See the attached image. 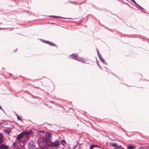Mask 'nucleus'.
Returning a JSON list of instances; mask_svg holds the SVG:
<instances>
[{
    "label": "nucleus",
    "instance_id": "25",
    "mask_svg": "<svg viewBox=\"0 0 149 149\" xmlns=\"http://www.w3.org/2000/svg\"><path fill=\"white\" fill-rule=\"evenodd\" d=\"M96 63H97V65L100 68V69H101V70H102V68L101 67V66H100V65L98 63V62L97 60V57H96Z\"/></svg>",
    "mask_w": 149,
    "mask_h": 149
},
{
    "label": "nucleus",
    "instance_id": "39",
    "mask_svg": "<svg viewBox=\"0 0 149 149\" xmlns=\"http://www.w3.org/2000/svg\"><path fill=\"white\" fill-rule=\"evenodd\" d=\"M39 132H44V131L43 130H39Z\"/></svg>",
    "mask_w": 149,
    "mask_h": 149
},
{
    "label": "nucleus",
    "instance_id": "9",
    "mask_svg": "<svg viewBox=\"0 0 149 149\" xmlns=\"http://www.w3.org/2000/svg\"><path fill=\"white\" fill-rule=\"evenodd\" d=\"M92 6L93 8L99 11H103L104 10H105V11L106 10L105 9H103L98 8L93 4Z\"/></svg>",
    "mask_w": 149,
    "mask_h": 149
},
{
    "label": "nucleus",
    "instance_id": "27",
    "mask_svg": "<svg viewBox=\"0 0 149 149\" xmlns=\"http://www.w3.org/2000/svg\"><path fill=\"white\" fill-rule=\"evenodd\" d=\"M17 119L18 120H20V121H22V122H23V121L22 120V119L21 117L19 116H17Z\"/></svg>",
    "mask_w": 149,
    "mask_h": 149
},
{
    "label": "nucleus",
    "instance_id": "15",
    "mask_svg": "<svg viewBox=\"0 0 149 149\" xmlns=\"http://www.w3.org/2000/svg\"><path fill=\"white\" fill-rule=\"evenodd\" d=\"M100 60L104 64L106 65H107V63L105 62V60L102 58L100 59Z\"/></svg>",
    "mask_w": 149,
    "mask_h": 149
},
{
    "label": "nucleus",
    "instance_id": "63",
    "mask_svg": "<svg viewBox=\"0 0 149 149\" xmlns=\"http://www.w3.org/2000/svg\"><path fill=\"white\" fill-rule=\"evenodd\" d=\"M8 123H6V125H8Z\"/></svg>",
    "mask_w": 149,
    "mask_h": 149
},
{
    "label": "nucleus",
    "instance_id": "5",
    "mask_svg": "<svg viewBox=\"0 0 149 149\" xmlns=\"http://www.w3.org/2000/svg\"><path fill=\"white\" fill-rule=\"evenodd\" d=\"M51 145H52V146H58L60 145V143L59 142V140L57 139L55 140V141L52 142V141H50Z\"/></svg>",
    "mask_w": 149,
    "mask_h": 149
},
{
    "label": "nucleus",
    "instance_id": "24",
    "mask_svg": "<svg viewBox=\"0 0 149 149\" xmlns=\"http://www.w3.org/2000/svg\"><path fill=\"white\" fill-rule=\"evenodd\" d=\"M46 141H47V145L49 146H52V145H51L50 144H51V143H50V141H51L50 140L48 139Z\"/></svg>",
    "mask_w": 149,
    "mask_h": 149
},
{
    "label": "nucleus",
    "instance_id": "58",
    "mask_svg": "<svg viewBox=\"0 0 149 149\" xmlns=\"http://www.w3.org/2000/svg\"><path fill=\"white\" fill-rule=\"evenodd\" d=\"M126 135H127V136H128V134H126Z\"/></svg>",
    "mask_w": 149,
    "mask_h": 149
},
{
    "label": "nucleus",
    "instance_id": "6",
    "mask_svg": "<svg viewBox=\"0 0 149 149\" xmlns=\"http://www.w3.org/2000/svg\"><path fill=\"white\" fill-rule=\"evenodd\" d=\"M136 6H137L138 7L137 8L140 10H141L143 12L146 13L148 14H149V13H146L145 11H144V10H146L143 8L140 5H139V4H138L136 2L134 3Z\"/></svg>",
    "mask_w": 149,
    "mask_h": 149
},
{
    "label": "nucleus",
    "instance_id": "22",
    "mask_svg": "<svg viewBox=\"0 0 149 149\" xmlns=\"http://www.w3.org/2000/svg\"><path fill=\"white\" fill-rule=\"evenodd\" d=\"M27 132L28 135L33 133V131L31 129H30L29 131H27Z\"/></svg>",
    "mask_w": 149,
    "mask_h": 149
},
{
    "label": "nucleus",
    "instance_id": "62",
    "mask_svg": "<svg viewBox=\"0 0 149 149\" xmlns=\"http://www.w3.org/2000/svg\"><path fill=\"white\" fill-rule=\"evenodd\" d=\"M122 36H122H122H121V38H122Z\"/></svg>",
    "mask_w": 149,
    "mask_h": 149
},
{
    "label": "nucleus",
    "instance_id": "42",
    "mask_svg": "<svg viewBox=\"0 0 149 149\" xmlns=\"http://www.w3.org/2000/svg\"><path fill=\"white\" fill-rule=\"evenodd\" d=\"M69 2H70L71 3H74V1H72V2L71 1H69Z\"/></svg>",
    "mask_w": 149,
    "mask_h": 149
},
{
    "label": "nucleus",
    "instance_id": "11",
    "mask_svg": "<svg viewBox=\"0 0 149 149\" xmlns=\"http://www.w3.org/2000/svg\"><path fill=\"white\" fill-rule=\"evenodd\" d=\"M110 145L112 147H114V149H115V148L116 147L117 143L114 142H110L109 143Z\"/></svg>",
    "mask_w": 149,
    "mask_h": 149
},
{
    "label": "nucleus",
    "instance_id": "50",
    "mask_svg": "<svg viewBox=\"0 0 149 149\" xmlns=\"http://www.w3.org/2000/svg\"><path fill=\"white\" fill-rule=\"evenodd\" d=\"M74 145H73V146L72 148V149H74Z\"/></svg>",
    "mask_w": 149,
    "mask_h": 149
},
{
    "label": "nucleus",
    "instance_id": "14",
    "mask_svg": "<svg viewBox=\"0 0 149 149\" xmlns=\"http://www.w3.org/2000/svg\"><path fill=\"white\" fill-rule=\"evenodd\" d=\"M124 149V148L122 146L120 145H118L117 144L116 147L115 148V149Z\"/></svg>",
    "mask_w": 149,
    "mask_h": 149
},
{
    "label": "nucleus",
    "instance_id": "55",
    "mask_svg": "<svg viewBox=\"0 0 149 149\" xmlns=\"http://www.w3.org/2000/svg\"><path fill=\"white\" fill-rule=\"evenodd\" d=\"M140 75H141V77H142V74H140Z\"/></svg>",
    "mask_w": 149,
    "mask_h": 149
},
{
    "label": "nucleus",
    "instance_id": "26",
    "mask_svg": "<svg viewBox=\"0 0 149 149\" xmlns=\"http://www.w3.org/2000/svg\"><path fill=\"white\" fill-rule=\"evenodd\" d=\"M80 144L78 145H77V144H75V149H79L80 147H81Z\"/></svg>",
    "mask_w": 149,
    "mask_h": 149
},
{
    "label": "nucleus",
    "instance_id": "10",
    "mask_svg": "<svg viewBox=\"0 0 149 149\" xmlns=\"http://www.w3.org/2000/svg\"><path fill=\"white\" fill-rule=\"evenodd\" d=\"M23 134H22V132H21L17 135L16 137V139L19 141L20 140V139L22 138L23 136Z\"/></svg>",
    "mask_w": 149,
    "mask_h": 149
},
{
    "label": "nucleus",
    "instance_id": "20",
    "mask_svg": "<svg viewBox=\"0 0 149 149\" xmlns=\"http://www.w3.org/2000/svg\"><path fill=\"white\" fill-rule=\"evenodd\" d=\"M68 57H71L72 59L74 60V53H73L72 54L70 55Z\"/></svg>",
    "mask_w": 149,
    "mask_h": 149
},
{
    "label": "nucleus",
    "instance_id": "17",
    "mask_svg": "<svg viewBox=\"0 0 149 149\" xmlns=\"http://www.w3.org/2000/svg\"><path fill=\"white\" fill-rule=\"evenodd\" d=\"M97 51V54L99 58V59H100V58H102V57L100 55V54L99 53V52L98 51V49L97 48L96 49Z\"/></svg>",
    "mask_w": 149,
    "mask_h": 149
},
{
    "label": "nucleus",
    "instance_id": "60",
    "mask_svg": "<svg viewBox=\"0 0 149 149\" xmlns=\"http://www.w3.org/2000/svg\"><path fill=\"white\" fill-rule=\"evenodd\" d=\"M2 24V23H0V24Z\"/></svg>",
    "mask_w": 149,
    "mask_h": 149
},
{
    "label": "nucleus",
    "instance_id": "46",
    "mask_svg": "<svg viewBox=\"0 0 149 149\" xmlns=\"http://www.w3.org/2000/svg\"><path fill=\"white\" fill-rule=\"evenodd\" d=\"M83 2H80V3H77L76 1H75V3H77L78 4H81V3H82Z\"/></svg>",
    "mask_w": 149,
    "mask_h": 149
},
{
    "label": "nucleus",
    "instance_id": "53",
    "mask_svg": "<svg viewBox=\"0 0 149 149\" xmlns=\"http://www.w3.org/2000/svg\"><path fill=\"white\" fill-rule=\"evenodd\" d=\"M76 111H78L77 110H75V113H76Z\"/></svg>",
    "mask_w": 149,
    "mask_h": 149
},
{
    "label": "nucleus",
    "instance_id": "52",
    "mask_svg": "<svg viewBox=\"0 0 149 149\" xmlns=\"http://www.w3.org/2000/svg\"><path fill=\"white\" fill-rule=\"evenodd\" d=\"M145 80L146 81H149V80H147V79H145Z\"/></svg>",
    "mask_w": 149,
    "mask_h": 149
},
{
    "label": "nucleus",
    "instance_id": "38",
    "mask_svg": "<svg viewBox=\"0 0 149 149\" xmlns=\"http://www.w3.org/2000/svg\"><path fill=\"white\" fill-rule=\"evenodd\" d=\"M2 125H4V124L3 123H0V126H1L2 127H3L4 126H1Z\"/></svg>",
    "mask_w": 149,
    "mask_h": 149
},
{
    "label": "nucleus",
    "instance_id": "4",
    "mask_svg": "<svg viewBox=\"0 0 149 149\" xmlns=\"http://www.w3.org/2000/svg\"><path fill=\"white\" fill-rule=\"evenodd\" d=\"M41 41H42L44 43H46L47 44H48L50 46H56V45L52 43L51 41H50L48 40H46L42 39H39Z\"/></svg>",
    "mask_w": 149,
    "mask_h": 149
},
{
    "label": "nucleus",
    "instance_id": "19",
    "mask_svg": "<svg viewBox=\"0 0 149 149\" xmlns=\"http://www.w3.org/2000/svg\"><path fill=\"white\" fill-rule=\"evenodd\" d=\"M22 134H23V135H28L27 131H24L22 132H21Z\"/></svg>",
    "mask_w": 149,
    "mask_h": 149
},
{
    "label": "nucleus",
    "instance_id": "43",
    "mask_svg": "<svg viewBox=\"0 0 149 149\" xmlns=\"http://www.w3.org/2000/svg\"><path fill=\"white\" fill-rule=\"evenodd\" d=\"M105 28H107V30H110V31H111V29H109V28H108L107 27H105Z\"/></svg>",
    "mask_w": 149,
    "mask_h": 149
},
{
    "label": "nucleus",
    "instance_id": "28",
    "mask_svg": "<svg viewBox=\"0 0 149 149\" xmlns=\"http://www.w3.org/2000/svg\"><path fill=\"white\" fill-rule=\"evenodd\" d=\"M93 145L92 146V149H93L95 147L98 148V146L97 145L92 144L91 146Z\"/></svg>",
    "mask_w": 149,
    "mask_h": 149
},
{
    "label": "nucleus",
    "instance_id": "35",
    "mask_svg": "<svg viewBox=\"0 0 149 149\" xmlns=\"http://www.w3.org/2000/svg\"><path fill=\"white\" fill-rule=\"evenodd\" d=\"M16 142H14L13 143V144H12V145L11 146H15L16 145Z\"/></svg>",
    "mask_w": 149,
    "mask_h": 149
},
{
    "label": "nucleus",
    "instance_id": "7",
    "mask_svg": "<svg viewBox=\"0 0 149 149\" xmlns=\"http://www.w3.org/2000/svg\"><path fill=\"white\" fill-rule=\"evenodd\" d=\"M0 149H8V145L2 144L0 145Z\"/></svg>",
    "mask_w": 149,
    "mask_h": 149
},
{
    "label": "nucleus",
    "instance_id": "49",
    "mask_svg": "<svg viewBox=\"0 0 149 149\" xmlns=\"http://www.w3.org/2000/svg\"><path fill=\"white\" fill-rule=\"evenodd\" d=\"M15 113H16V116H17H17H19L15 112Z\"/></svg>",
    "mask_w": 149,
    "mask_h": 149
},
{
    "label": "nucleus",
    "instance_id": "44",
    "mask_svg": "<svg viewBox=\"0 0 149 149\" xmlns=\"http://www.w3.org/2000/svg\"><path fill=\"white\" fill-rule=\"evenodd\" d=\"M114 15H116L117 17L118 18H120L121 19H122L121 18H120L116 14H114Z\"/></svg>",
    "mask_w": 149,
    "mask_h": 149
},
{
    "label": "nucleus",
    "instance_id": "54",
    "mask_svg": "<svg viewBox=\"0 0 149 149\" xmlns=\"http://www.w3.org/2000/svg\"><path fill=\"white\" fill-rule=\"evenodd\" d=\"M106 144L107 145V144H108V143H107V142H106Z\"/></svg>",
    "mask_w": 149,
    "mask_h": 149
},
{
    "label": "nucleus",
    "instance_id": "13",
    "mask_svg": "<svg viewBox=\"0 0 149 149\" xmlns=\"http://www.w3.org/2000/svg\"><path fill=\"white\" fill-rule=\"evenodd\" d=\"M135 148V146L133 145H130L128 146L127 147V149H134Z\"/></svg>",
    "mask_w": 149,
    "mask_h": 149
},
{
    "label": "nucleus",
    "instance_id": "31",
    "mask_svg": "<svg viewBox=\"0 0 149 149\" xmlns=\"http://www.w3.org/2000/svg\"><path fill=\"white\" fill-rule=\"evenodd\" d=\"M27 93L28 94H29V95H31L32 96L33 98H37V97H36H36H35L34 96V95H32V94H31L29 92H28V91H27Z\"/></svg>",
    "mask_w": 149,
    "mask_h": 149
},
{
    "label": "nucleus",
    "instance_id": "59",
    "mask_svg": "<svg viewBox=\"0 0 149 149\" xmlns=\"http://www.w3.org/2000/svg\"><path fill=\"white\" fill-rule=\"evenodd\" d=\"M35 87V88H39V87Z\"/></svg>",
    "mask_w": 149,
    "mask_h": 149
},
{
    "label": "nucleus",
    "instance_id": "18",
    "mask_svg": "<svg viewBox=\"0 0 149 149\" xmlns=\"http://www.w3.org/2000/svg\"><path fill=\"white\" fill-rule=\"evenodd\" d=\"M25 144V143L23 142H22L19 143L20 146H22L23 148L24 147Z\"/></svg>",
    "mask_w": 149,
    "mask_h": 149
},
{
    "label": "nucleus",
    "instance_id": "29",
    "mask_svg": "<svg viewBox=\"0 0 149 149\" xmlns=\"http://www.w3.org/2000/svg\"><path fill=\"white\" fill-rule=\"evenodd\" d=\"M11 132V130H7L6 133L8 135H9Z\"/></svg>",
    "mask_w": 149,
    "mask_h": 149
},
{
    "label": "nucleus",
    "instance_id": "47",
    "mask_svg": "<svg viewBox=\"0 0 149 149\" xmlns=\"http://www.w3.org/2000/svg\"><path fill=\"white\" fill-rule=\"evenodd\" d=\"M99 24H100V25H101V26H104V25H102V24H101V23H100V21H99Z\"/></svg>",
    "mask_w": 149,
    "mask_h": 149
},
{
    "label": "nucleus",
    "instance_id": "37",
    "mask_svg": "<svg viewBox=\"0 0 149 149\" xmlns=\"http://www.w3.org/2000/svg\"><path fill=\"white\" fill-rule=\"evenodd\" d=\"M125 3L129 7H132L131 6H130L129 5V4L128 3Z\"/></svg>",
    "mask_w": 149,
    "mask_h": 149
},
{
    "label": "nucleus",
    "instance_id": "23",
    "mask_svg": "<svg viewBox=\"0 0 149 149\" xmlns=\"http://www.w3.org/2000/svg\"><path fill=\"white\" fill-rule=\"evenodd\" d=\"M65 149L63 147V148L62 149H71L70 148V145L67 144V145L66 146H65Z\"/></svg>",
    "mask_w": 149,
    "mask_h": 149
},
{
    "label": "nucleus",
    "instance_id": "33",
    "mask_svg": "<svg viewBox=\"0 0 149 149\" xmlns=\"http://www.w3.org/2000/svg\"><path fill=\"white\" fill-rule=\"evenodd\" d=\"M3 138H0V144H1L3 143Z\"/></svg>",
    "mask_w": 149,
    "mask_h": 149
},
{
    "label": "nucleus",
    "instance_id": "56",
    "mask_svg": "<svg viewBox=\"0 0 149 149\" xmlns=\"http://www.w3.org/2000/svg\"><path fill=\"white\" fill-rule=\"evenodd\" d=\"M0 30H2V28L0 27Z\"/></svg>",
    "mask_w": 149,
    "mask_h": 149
},
{
    "label": "nucleus",
    "instance_id": "16",
    "mask_svg": "<svg viewBox=\"0 0 149 149\" xmlns=\"http://www.w3.org/2000/svg\"><path fill=\"white\" fill-rule=\"evenodd\" d=\"M97 51V54L99 58V59H100V58H102V57L100 55V54L99 53V52L98 51V49L97 48L96 49Z\"/></svg>",
    "mask_w": 149,
    "mask_h": 149
},
{
    "label": "nucleus",
    "instance_id": "21",
    "mask_svg": "<svg viewBox=\"0 0 149 149\" xmlns=\"http://www.w3.org/2000/svg\"><path fill=\"white\" fill-rule=\"evenodd\" d=\"M56 18H62V19H70V18H67L66 17H62L61 16H56Z\"/></svg>",
    "mask_w": 149,
    "mask_h": 149
},
{
    "label": "nucleus",
    "instance_id": "8",
    "mask_svg": "<svg viewBox=\"0 0 149 149\" xmlns=\"http://www.w3.org/2000/svg\"><path fill=\"white\" fill-rule=\"evenodd\" d=\"M46 137L49 140L52 139V134L50 133H48L45 134Z\"/></svg>",
    "mask_w": 149,
    "mask_h": 149
},
{
    "label": "nucleus",
    "instance_id": "36",
    "mask_svg": "<svg viewBox=\"0 0 149 149\" xmlns=\"http://www.w3.org/2000/svg\"><path fill=\"white\" fill-rule=\"evenodd\" d=\"M49 17H56V16L55 15H50L49 16Z\"/></svg>",
    "mask_w": 149,
    "mask_h": 149
},
{
    "label": "nucleus",
    "instance_id": "30",
    "mask_svg": "<svg viewBox=\"0 0 149 149\" xmlns=\"http://www.w3.org/2000/svg\"><path fill=\"white\" fill-rule=\"evenodd\" d=\"M12 149H17V147L15 146H11Z\"/></svg>",
    "mask_w": 149,
    "mask_h": 149
},
{
    "label": "nucleus",
    "instance_id": "1",
    "mask_svg": "<svg viewBox=\"0 0 149 149\" xmlns=\"http://www.w3.org/2000/svg\"><path fill=\"white\" fill-rule=\"evenodd\" d=\"M124 36H127V37H130L132 38H142L143 39V41H144V40L145 38L144 37H143L142 36H141L140 34L137 35V34H134V35H126L125 34H124L123 35Z\"/></svg>",
    "mask_w": 149,
    "mask_h": 149
},
{
    "label": "nucleus",
    "instance_id": "61",
    "mask_svg": "<svg viewBox=\"0 0 149 149\" xmlns=\"http://www.w3.org/2000/svg\"><path fill=\"white\" fill-rule=\"evenodd\" d=\"M75 116H76L77 117V116H76V114H75Z\"/></svg>",
    "mask_w": 149,
    "mask_h": 149
},
{
    "label": "nucleus",
    "instance_id": "48",
    "mask_svg": "<svg viewBox=\"0 0 149 149\" xmlns=\"http://www.w3.org/2000/svg\"><path fill=\"white\" fill-rule=\"evenodd\" d=\"M9 29V28H2V30H3V29Z\"/></svg>",
    "mask_w": 149,
    "mask_h": 149
},
{
    "label": "nucleus",
    "instance_id": "3",
    "mask_svg": "<svg viewBox=\"0 0 149 149\" xmlns=\"http://www.w3.org/2000/svg\"><path fill=\"white\" fill-rule=\"evenodd\" d=\"M75 60L84 63H86L87 64H88V63H86L83 60L86 61L84 58L81 57H79L78 55L77 54L75 53Z\"/></svg>",
    "mask_w": 149,
    "mask_h": 149
},
{
    "label": "nucleus",
    "instance_id": "2",
    "mask_svg": "<svg viewBox=\"0 0 149 149\" xmlns=\"http://www.w3.org/2000/svg\"><path fill=\"white\" fill-rule=\"evenodd\" d=\"M27 146L29 149H33L36 148V146L34 141L32 139L30 140L28 143Z\"/></svg>",
    "mask_w": 149,
    "mask_h": 149
},
{
    "label": "nucleus",
    "instance_id": "12",
    "mask_svg": "<svg viewBox=\"0 0 149 149\" xmlns=\"http://www.w3.org/2000/svg\"><path fill=\"white\" fill-rule=\"evenodd\" d=\"M60 144H61L63 146H65V145L66 144V142L65 139H62L60 140Z\"/></svg>",
    "mask_w": 149,
    "mask_h": 149
},
{
    "label": "nucleus",
    "instance_id": "64",
    "mask_svg": "<svg viewBox=\"0 0 149 149\" xmlns=\"http://www.w3.org/2000/svg\"><path fill=\"white\" fill-rule=\"evenodd\" d=\"M8 123H6V125H8Z\"/></svg>",
    "mask_w": 149,
    "mask_h": 149
},
{
    "label": "nucleus",
    "instance_id": "41",
    "mask_svg": "<svg viewBox=\"0 0 149 149\" xmlns=\"http://www.w3.org/2000/svg\"><path fill=\"white\" fill-rule=\"evenodd\" d=\"M92 146H93V145L90 146V149H92Z\"/></svg>",
    "mask_w": 149,
    "mask_h": 149
},
{
    "label": "nucleus",
    "instance_id": "45",
    "mask_svg": "<svg viewBox=\"0 0 149 149\" xmlns=\"http://www.w3.org/2000/svg\"><path fill=\"white\" fill-rule=\"evenodd\" d=\"M114 15H116L117 17L118 18H120L121 19H122L121 18H120L116 14H114Z\"/></svg>",
    "mask_w": 149,
    "mask_h": 149
},
{
    "label": "nucleus",
    "instance_id": "34",
    "mask_svg": "<svg viewBox=\"0 0 149 149\" xmlns=\"http://www.w3.org/2000/svg\"><path fill=\"white\" fill-rule=\"evenodd\" d=\"M0 109L1 110H2V111L4 112V113L5 114H6V113H5V112L3 110V109L2 108L1 106L0 105Z\"/></svg>",
    "mask_w": 149,
    "mask_h": 149
},
{
    "label": "nucleus",
    "instance_id": "57",
    "mask_svg": "<svg viewBox=\"0 0 149 149\" xmlns=\"http://www.w3.org/2000/svg\"><path fill=\"white\" fill-rule=\"evenodd\" d=\"M104 68H105L106 69H107V67H104Z\"/></svg>",
    "mask_w": 149,
    "mask_h": 149
},
{
    "label": "nucleus",
    "instance_id": "51",
    "mask_svg": "<svg viewBox=\"0 0 149 149\" xmlns=\"http://www.w3.org/2000/svg\"><path fill=\"white\" fill-rule=\"evenodd\" d=\"M6 130H6V129H4L3 130V131H4V132H5V131L6 132Z\"/></svg>",
    "mask_w": 149,
    "mask_h": 149
},
{
    "label": "nucleus",
    "instance_id": "40",
    "mask_svg": "<svg viewBox=\"0 0 149 149\" xmlns=\"http://www.w3.org/2000/svg\"><path fill=\"white\" fill-rule=\"evenodd\" d=\"M132 1L134 3L136 2L134 0H130Z\"/></svg>",
    "mask_w": 149,
    "mask_h": 149
},
{
    "label": "nucleus",
    "instance_id": "32",
    "mask_svg": "<svg viewBox=\"0 0 149 149\" xmlns=\"http://www.w3.org/2000/svg\"><path fill=\"white\" fill-rule=\"evenodd\" d=\"M0 138H3V134L2 133H0Z\"/></svg>",
    "mask_w": 149,
    "mask_h": 149
}]
</instances>
